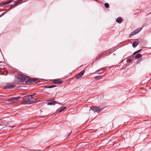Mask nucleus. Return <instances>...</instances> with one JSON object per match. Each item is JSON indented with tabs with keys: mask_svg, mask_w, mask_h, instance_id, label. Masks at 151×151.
Wrapping results in <instances>:
<instances>
[{
	"mask_svg": "<svg viewBox=\"0 0 151 151\" xmlns=\"http://www.w3.org/2000/svg\"><path fill=\"white\" fill-rule=\"evenodd\" d=\"M15 86L14 85L11 83H8L6 84V86L4 87V88L5 89H12L14 88Z\"/></svg>",
	"mask_w": 151,
	"mask_h": 151,
	"instance_id": "obj_8",
	"label": "nucleus"
},
{
	"mask_svg": "<svg viewBox=\"0 0 151 151\" xmlns=\"http://www.w3.org/2000/svg\"><path fill=\"white\" fill-rule=\"evenodd\" d=\"M71 133V132H70V134H69V135H68V136H69L70 135V134Z\"/></svg>",
	"mask_w": 151,
	"mask_h": 151,
	"instance_id": "obj_27",
	"label": "nucleus"
},
{
	"mask_svg": "<svg viewBox=\"0 0 151 151\" xmlns=\"http://www.w3.org/2000/svg\"><path fill=\"white\" fill-rule=\"evenodd\" d=\"M91 109L94 112L99 113L103 109L99 106H92L91 108Z\"/></svg>",
	"mask_w": 151,
	"mask_h": 151,
	"instance_id": "obj_3",
	"label": "nucleus"
},
{
	"mask_svg": "<svg viewBox=\"0 0 151 151\" xmlns=\"http://www.w3.org/2000/svg\"><path fill=\"white\" fill-rule=\"evenodd\" d=\"M4 14H5V13H4V14H2L0 16V17H1L2 16L4 15Z\"/></svg>",
	"mask_w": 151,
	"mask_h": 151,
	"instance_id": "obj_23",
	"label": "nucleus"
},
{
	"mask_svg": "<svg viewBox=\"0 0 151 151\" xmlns=\"http://www.w3.org/2000/svg\"><path fill=\"white\" fill-rule=\"evenodd\" d=\"M141 50V49H140L139 50H137L136 52H135L133 53V55H134L136 54L137 53L139 52Z\"/></svg>",
	"mask_w": 151,
	"mask_h": 151,
	"instance_id": "obj_19",
	"label": "nucleus"
},
{
	"mask_svg": "<svg viewBox=\"0 0 151 151\" xmlns=\"http://www.w3.org/2000/svg\"><path fill=\"white\" fill-rule=\"evenodd\" d=\"M101 77V76H96L94 78L96 79H99V78Z\"/></svg>",
	"mask_w": 151,
	"mask_h": 151,
	"instance_id": "obj_21",
	"label": "nucleus"
},
{
	"mask_svg": "<svg viewBox=\"0 0 151 151\" xmlns=\"http://www.w3.org/2000/svg\"><path fill=\"white\" fill-rule=\"evenodd\" d=\"M142 29V28H139L135 29L130 34V35H129V37H131L132 36L137 34Z\"/></svg>",
	"mask_w": 151,
	"mask_h": 151,
	"instance_id": "obj_4",
	"label": "nucleus"
},
{
	"mask_svg": "<svg viewBox=\"0 0 151 151\" xmlns=\"http://www.w3.org/2000/svg\"><path fill=\"white\" fill-rule=\"evenodd\" d=\"M126 61L127 62H130L132 61V60L131 58H128L127 59Z\"/></svg>",
	"mask_w": 151,
	"mask_h": 151,
	"instance_id": "obj_20",
	"label": "nucleus"
},
{
	"mask_svg": "<svg viewBox=\"0 0 151 151\" xmlns=\"http://www.w3.org/2000/svg\"><path fill=\"white\" fill-rule=\"evenodd\" d=\"M22 3V0H18L13 5H12L11 7L8 9V10H10L11 9L14 8L18 4H21Z\"/></svg>",
	"mask_w": 151,
	"mask_h": 151,
	"instance_id": "obj_6",
	"label": "nucleus"
},
{
	"mask_svg": "<svg viewBox=\"0 0 151 151\" xmlns=\"http://www.w3.org/2000/svg\"><path fill=\"white\" fill-rule=\"evenodd\" d=\"M104 6L106 8H108L109 5L108 3H106L104 4Z\"/></svg>",
	"mask_w": 151,
	"mask_h": 151,
	"instance_id": "obj_18",
	"label": "nucleus"
},
{
	"mask_svg": "<svg viewBox=\"0 0 151 151\" xmlns=\"http://www.w3.org/2000/svg\"><path fill=\"white\" fill-rule=\"evenodd\" d=\"M56 86L55 85H51V86H44V87L45 88H51L53 87H55Z\"/></svg>",
	"mask_w": 151,
	"mask_h": 151,
	"instance_id": "obj_14",
	"label": "nucleus"
},
{
	"mask_svg": "<svg viewBox=\"0 0 151 151\" xmlns=\"http://www.w3.org/2000/svg\"><path fill=\"white\" fill-rule=\"evenodd\" d=\"M52 80V81L53 83L55 84H61L63 82V81H61L60 79H54Z\"/></svg>",
	"mask_w": 151,
	"mask_h": 151,
	"instance_id": "obj_9",
	"label": "nucleus"
},
{
	"mask_svg": "<svg viewBox=\"0 0 151 151\" xmlns=\"http://www.w3.org/2000/svg\"><path fill=\"white\" fill-rule=\"evenodd\" d=\"M84 72L85 70H84L79 73L78 74H76L75 76L76 78L77 79H78L81 78L84 74Z\"/></svg>",
	"mask_w": 151,
	"mask_h": 151,
	"instance_id": "obj_7",
	"label": "nucleus"
},
{
	"mask_svg": "<svg viewBox=\"0 0 151 151\" xmlns=\"http://www.w3.org/2000/svg\"><path fill=\"white\" fill-rule=\"evenodd\" d=\"M24 99L25 101L29 104H31L36 102L37 100L35 99H32L29 97V96L24 97Z\"/></svg>",
	"mask_w": 151,
	"mask_h": 151,
	"instance_id": "obj_2",
	"label": "nucleus"
},
{
	"mask_svg": "<svg viewBox=\"0 0 151 151\" xmlns=\"http://www.w3.org/2000/svg\"><path fill=\"white\" fill-rule=\"evenodd\" d=\"M57 103V102L55 101H51L48 102L47 103V105H55Z\"/></svg>",
	"mask_w": 151,
	"mask_h": 151,
	"instance_id": "obj_11",
	"label": "nucleus"
},
{
	"mask_svg": "<svg viewBox=\"0 0 151 151\" xmlns=\"http://www.w3.org/2000/svg\"><path fill=\"white\" fill-rule=\"evenodd\" d=\"M138 44V42L137 41H134L133 42L132 45L134 47H137Z\"/></svg>",
	"mask_w": 151,
	"mask_h": 151,
	"instance_id": "obj_15",
	"label": "nucleus"
},
{
	"mask_svg": "<svg viewBox=\"0 0 151 151\" xmlns=\"http://www.w3.org/2000/svg\"><path fill=\"white\" fill-rule=\"evenodd\" d=\"M21 98L20 96H18L17 97H13L8 99V102H11L13 103H14L18 101L19 99Z\"/></svg>",
	"mask_w": 151,
	"mask_h": 151,
	"instance_id": "obj_5",
	"label": "nucleus"
},
{
	"mask_svg": "<svg viewBox=\"0 0 151 151\" xmlns=\"http://www.w3.org/2000/svg\"><path fill=\"white\" fill-rule=\"evenodd\" d=\"M122 21V19L121 17H119L116 19V22L119 24L121 23Z\"/></svg>",
	"mask_w": 151,
	"mask_h": 151,
	"instance_id": "obj_12",
	"label": "nucleus"
},
{
	"mask_svg": "<svg viewBox=\"0 0 151 151\" xmlns=\"http://www.w3.org/2000/svg\"><path fill=\"white\" fill-rule=\"evenodd\" d=\"M141 56V55L140 54H137L135 56L134 58L135 59H138Z\"/></svg>",
	"mask_w": 151,
	"mask_h": 151,
	"instance_id": "obj_16",
	"label": "nucleus"
},
{
	"mask_svg": "<svg viewBox=\"0 0 151 151\" xmlns=\"http://www.w3.org/2000/svg\"><path fill=\"white\" fill-rule=\"evenodd\" d=\"M106 52L105 51H104L103 52H101V53H100L98 56V57H97L96 58H95V60H98L100 58H102V57H103V54H104Z\"/></svg>",
	"mask_w": 151,
	"mask_h": 151,
	"instance_id": "obj_10",
	"label": "nucleus"
},
{
	"mask_svg": "<svg viewBox=\"0 0 151 151\" xmlns=\"http://www.w3.org/2000/svg\"><path fill=\"white\" fill-rule=\"evenodd\" d=\"M100 70L99 69V70H97L96 71L98 72V71H100Z\"/></svg>",
	"mask_w": 151,
	"mask_h": 151,
	"instance_id": "obj_24",
	"label": "nucleus"
},
{
	"mask_svg": "<svg viewBox=\"0 0 151 151\" xmlns=\"http://www.w3.org/2000/svg\"><path fill=\"white\" fill-rule=\"evenodd\" d=\"M36 95V94H33V95H29V97H30V98H32V96H33L34 95Z\"/></svg>",
	"mask_w": 151,
	"mask_h": 151,
	"instance_id": "obj_22",
	"label": "nucleus"
},
{
	"mask_svg": "<svg viewBox=\"0 0 151 151\" xmlns=\"http://www.w3.org/2000/svg\"><path fill=\"white\" fill-rule=\"evenodd\" d=\"M66 108V107L65 106L61 108V109L59 111V112L61 113V112L63 111L64 110H65Z\"/></svg>",
	"mask_w": 151,
	"mask_h": 151,
	"instance_id": "obj_17",
	"label": "nucleus"
},
{
	"mask_svg": "<svg viewBox=\"0 0 151 151\" xmlns=\"http://www.w3.org/2000/svg\"><path fill=\"white\" fill-rule=\"evenodd\" d=\"M14 127H15V126H13V127H12V128Z\"/></svg>",
	"mask_w": 151,
	"mask_h": 151,
	"instance_id": "obj_26",
	"label": "nucleus"
},
{
	"mask_svg": "<svg viewBox=\"0 0 151 151\" xmlns=\"http://www.w3.org/2000/svg\"><path fill=\"white\" fill-rule=\"evenodd\" d=\"M104 73V72H101V73H99V74H101V73Z\"/></svg>",
	"mask_w": 151,
	"mask_h": 151,
	"instance_id": "obj_25",
	"label": "nucleus"
},
{
	"mask_svg": "<svg viewBox=\"0 0 151 151\" xmlns=\"http://www.w3.org/2000/svg\"><path fill=\"white\" fill-rule=\"evenodd\" d=\"M29 77L25 75H19L17 77L20 82H26L27 84H28L30 83H37L39 81L37 78H35L33 79H29Z\"/></svg>",
	"mask_w": 151,
	"mask_h": 151,
	"instance_id": "obj_1",
	"label": "nucleus"
},
{
	"mask_svg": "<svg viewBox=\"0 0 151 151\" xmlns=\"http://www.w3.org/2000/svg\"><path fill=\"white\" fill-rule=\"evenodd\" d=\"M9 3H10V2L9 1L6 2H3V3H0V6H3L7 5Z\"/></svg>",
	"mask_w": 151,
	"mask_h": 151,
	"instance_id": "obj_13",
	"label": "nucleus"
},
{
	"mask_svg": "<svg viewBox=\"0 0 151 151\" xmlns=\"http://www.w3.org/2000/svg\"><path fill=\"white\" fill-rule=\"evenodd\" d=\"M58 103V104H60V103Z\"/></svg>",
	"mask_w": 151,
	"mask_h": 151,
	"instance_id": "obj_28",
	"label": "nucleus"
}]
</instances>
